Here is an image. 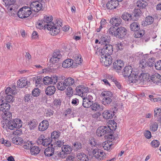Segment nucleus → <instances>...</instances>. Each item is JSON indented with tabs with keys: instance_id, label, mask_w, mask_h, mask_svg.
Segmentation results:
<instances>
[{
	"instance_id": "nucleus-64",
	"label": "nucleus",
	"mask_w": 161,
	"mask_h": 161,
	"mask_svg": "<svg viewBox=\"0 0 161 161\" xmlns=\"http://www.w3.org/2000/svg\"><path fill=\"white\" fill-rule=\"evenodd\" d=\"M61 103V102L59 99H55L53 101V104L54 105L57 107L59 106Z\"/></svg>"
},
{
	"instance_id": "nucleus-55",
	"label": "nucleus",
	"mask_w": 161,
	"mask_h": 161,
	"mask_svg": "<svg viewBox=\"0 0 161 161\" xmlns=\"http://www.w3.org/2000/svg\"><path fill=\"white\" fill-rule=\"evenodd\" d=\"M135 33L134 37L136 38H139L142 37L144 34V31H136Z\"/></svg>"
},
{
	"instance_id": "nucleus-45",
	"label": "nucleus",
	"mask_w": 161,
	"mask_h": 161,
	"mask_svg": "<svg viewBox=\"0 0 161 161\" xmlns=\"http://www.w3.org/2000/svg\"><path fill=\"white\" fill-rule=\"evenodd\" d=\"M67 86L65 85L64 81H60L57 84V88L58 90L61 91L64 90Z\"/></svg>"
},
{
	"instance_id": "nucleus-50",
	"label": "nucleus",
	"mask_w": 161,
	"mask_h": 161,
	"mask_svg": "<svg viewBox=\"0 0 161 161\" xmlns=\"http://www.w3.org/2000/svg\"><path fill=\"white\" fill-rule=\"evenodd\" d=\"M110 142L105 141L103 143V147L104 150H108L110 149L112 144H110Z\"/></svg>"
},
{
	"instance_id": "nucleus-31",
	"label": "nucleus",
	"mask_w": 161,
	"mask_h": 161,
	"mask_svg": "<svg viewBox=\"0 0 161 161\" xmlns=\"http://www.w3.org/2000/svg\"><path fill=\"white\" fill-rule=\"evenodd\" d=\"M38 123L36 120L34 119L31 120L27 123V125L29 127L30 130H34L37 126Z\"/></svg>"
},
{
	"instance_id": "nucleus-9",
	"label": "nucleus",
	"mask_w": 161,
	"mask_h": 161,
	"mask_svg": "<svg viewBox=\"0 0 161 161\" xmlns=\"http://www.w3.org/2000/svg\"><path fill=\"white\" fill-rule=\"evenodd\" d=\"M113 46L108 44H105L103 47L101 49V55H110L113 52Z\"/></svg>"
},
{
	"instance_id": "nucleus-38",
	"label": "nucleus",
	"mask_w": 161,
	"mask_h": 161,
	"mask_svg": "<svg viewBox=\"0 0 161 161\" xmlns=\"http://www.w3.org/2000/svg\"><path fill=\"white\" fill-rule=\"evenodd\" d=\"M34 145L32 142L29 141L22 143V147L25 149H29L31 148V147Z\"/></svg>"
},
{
	"instance_id": "nucleus-5",
	"label": "nucleus",
	"mask_w": 161,
	"mask_h": 161,
	"mask_svg": "<svg viewBox=\"0 0 161 161\" xmlns=\"http://www.w3.org/2000/svg\"><path fill=\"white\" fill-rule=\"evenodd\" d=\"M31 14L29 7L25 6L19 9L17 15L19 18L23 19L28 17Z\"/></svg>"
},
{
	"instance_id": "nucleus-25",
	"label": "nucleus",
	"mask_w": 161,
	"mask_h": 161,
	"mask_svg": "<svg viewBox=\"0 0 161 161\" xmlns=\"http://www.w3.org/2000/svg\"><path fill=\"white\" fill-rule=\"evenodd\" d=\"M100 40V41L99 43L105 45V44H107L109 43L110 42V37L109 36L104 35L102 36Z\"/></svg>"
},
{
	"instance_id": "nucleus-60",
	"label": "nucleus",
	"mask_w": 161,
	"mask_h": 161,
	"mask_svg": "<svg viewBox=\"0 0 161 161\" xmlns=\"http://www.w3.org/2000/svg\"><path fill=\"white\" fill-rule=\"evenodd\" d=\"M155 69L157 70H161V60L157 61L155 64Z\"/></svg>"
},
{
	"instance_id": "nucleus-34",
	"label": "nucleus",
	"mask_w": 161,
	"mask_h": 161,
	"mask_svg": "<svg viewBox=\"0 0 161 161\" xmlns=\"http://www.w3.org/2000/svg\"><path fill=\"white\" fill-rule=\"evenodd\" d=\"M30 152L31 154L36 155L38 154L40 151V149L38 147L33 145L30 149Z\"/></svg>"
},
{
	"instance_id": "nucleus-3",
	"label": "nucleus",
	"mask_w": 161,
	"mask_h": 161,
	"mask_svg": "<svg viewBox=\"0 0 161 161\" xmlns=\"http://www.w3.org/2000/svg\"><path fill=\"white\" fill-rule=\"evenodd\" d=\"M6 126L10 130L19 129L22 126V122L19 119L16 118L8 121Z\"/></svg>"
},
{
	"instance_id": "nucleus-54",
	"label": "nucleus",
	"mask_w": 161,
	"mask_h": 161,
	"mask_svg": "<svg viewBox=\"0 0 161 161\" xmlns=\"http://www.w3.org/2000/svg\"><path fill=\"white\" fill-rule=\"evenodd\" d=\"M43 83L45 85H48L49 84H52V82H53L51 79L50 77L46 76L43 78Z\"/></svg>"
},
{
	"instance_id": "nucleus-51",
	"label": "nucleus",
	"mask_w": 161,
	"mask_h": 161,
	"mask_svg": "<svg viewBox=\"0 0 161 161\" xmlns=\"http://www.w3.org/2000/svg\"><path fill=\"white\" fill-rule=\"evenodd\" d=\"M41 92V90L38 88H35L32 91V96L35 97L39 96Z\"/></svg>"
},
{
	"instance_id": "nucleus-23",
	"label": "nucleus",
	"mask_w": 161,
	"mask_h": 161,
	"mask_svg": "<svg viewBox=\"0 0 161 161\" xmlns=\"http://www.w3.org/2000/svg\"><path fill=\"white\" fill-rule=\"evenodd\" d=\"M5 5L8 11H11L13 9V7L15 2L14 0H4Z\"/></svg>"
},
{
	"instance_id": "nucleus-7",
	"label": "nucleus",
	"mask_w": 161,
	"mask_h": 161,
	"mask_svg": "<svg viewBox=\"0 0 161 161\" xmlns=\"http://www.w3.org/2000/svg\"><path fill=\"white\" fill-rule=\"evenodd\" d=\"M50 137L46 138L44 135H41L37 139V143L39 145H42L44 146H47L50 144L52 142Z\"/></svg>"
},
{
	"instance_id": "nucleus-37",
	"label": "nucleus",
	"mask_w": 161,
	"mask_h": 161,
	"mask_svg": "<svg viewBox=\"0 0 161 161\" xmlns=\"http://www.w3.org/2000/svg\"><path fill=\"white\" fill-rule=\"evenodd\" d=\"M3 98L1 99L2 100V102H4V100H5V102L8 103L13 102L14 100V97L10 94H9L7 95L5 97V98H3Z\"/></svg>"
},
{
	"instance_id": "nucleus-58",
	"label": "nucleus",
	"mask_w": 161,
	"mask_h": 161,
	"mask_svg": "<svg viewBox=\"0 0 161 161\" xmlns=\"http://www.w3.org/2000/svg\"><path fill=\"white\" fill-rule=\"evenodd\" d=\"M147 66V62L145 59H142L140 62V66L142 68H145Z\"/></svg>"
},
{
	"instance_id": "nucleus-33",
	"label": "nucleus",
	"mask_w": 161,
	"mask_h": 161,
	"mask_svg": "<svg viewBox=\"0 0 161 161\" xmlns=\"http://www.w3.org/2000/svg\"><path fill=\"white\" fill-rule=\"evenodd\" d=\"M72 58L76 64H80V57L79 53H73L72 54Z\"/></svg>"
},
{
	"instance_id": "nucleus-21",
	"label": "nucleus",
	"mask_w": 161,
	"mask_h": 161,
	"mask_svg": "<svg viewBox=\"0 0 161 161\" xmlns=\"http://www.w3.org/2000/svg\"><path fill=\"white\" fill-rule=\"evenodd\" d=\"M44 23H47L45 24L46 25V28L52 25H53L54 23L52 22L53 20V17L52 16L45 15L44 16L43 20H42Z\"/></svg>"
},
{
	"instance_id": "nucleus-32",
	"label": "nucleus",
	"mask_w": 161,
	"mask_h": 161,
	"mask_svg": "<svg viewBox=\"0 0 161 161\" xmlns=\"http://www.w3.org/2000/svg\"><path fill=\"white\" fill-rule=\"evenodd\" d=\"M3 120H10L12 117V114L9 111L3 112L2 115Z\"/></svg>"
},
{
	"instance_id": "nucleus-1",
	"label": "nucleus",
	"mask_w": 161,
	"mask_h": 161,
	"mask_svg": "<svg viewBox=\"0 0 161 161\" xmlns=\"http://www.w3.org/2000/svg\"><path fill=\"white\" fill-rule=\"evenodd\" d=\"M113 131L109 128V126H101L99 127L96 131L97 136L101 137L104 135V137L108 139H112L114 137L113 135Z\"/></svg>"
},
{
	"instance_id": "nucleus-56",
	"label": "nucleus",
	"mask_w": 161,
	"mask_h": 161,
	"mask_svg": "<svg viewBox=\"0 0 161 161\" xmlns=\"http://www.w3.org/2000/svg\"><path fill=\"white\" fill-rule=\"evenodd\" d=\"M151 145L153 147H157L160 145V142L157 140H154L152 141L151 143Z\"/></svg>"
},
{
	"instance_id": "nucleus-30",
	"label": "nucleus",
	"mask_w": 161,
	"mask_h": 161,
	"mask_svg": "<svg viewBox=\"0 0 161 161\" xmlns=\"http://www.w3.org/2000/svg\"><path fill=\"white\" fill-rule=\"evenodd\" d=\"M136 6L140 9L145 8L147 6V2L144 0H138L136 3Z\"/></svg>"
},
{
	"instance_id": "nucleus-10",
	"label": "nucleus",
	"mask_w": 161,
	"mask_h": 161,
	"mask_svg": "<svg viewBox=\"0 0 161 161\" xmlns=\"http://www.w3.org/2000/svg\"><path fill=\"white\" fill-rule=\"evenodd\" d=\"M117 108L114 107L109 110L104 111L103 113V117L106 119H112L113 116L114 115V113L117 111Z\"/></svg>"
},
{
	"instance_id": "nucleus-13",
	"label": "nucleus",
	"mask_w": 161,
	"mask_h": 161,
	"mask_svg": "<svg viewBox=\"0 0 161 161\" xmlns=\"http://www.w3.org/2000/svg\"><path fill=\"white\" fill-rule=\"evenodd\" d=\"M132 68L130 65L125 66L122 72V75L125 77H128L133 72Z\"/></svg>"
},
{
	"instance_id": "nucleus-2",
	"label": "nucleus",
	"mask_w": 161,
	"mask_h": 161,
	"mask_svg": "<svg viewBox=\"0 0 161 161\" xmlns=\"http://www.w3.org/2000/svg\"><path fill=\"white\" fill-rule=\"evenodd\" d=\"M42 4L41 3L37 2H33L30 4L29 8L31 11L32 12L33 17H36L38 16L39 14V12L41 10H43L42 9Z\"/></svg>"
},
{
	"instance_id": "nucleus-19",
	"label": "nucleus",
	"mask_w": 161,
	"mask_h": 161,
	"mask_svg": "<svg viewBox=\"0 0 161 161\" xmlns=\"http://www.w3.org/2000/svg\"><path fill=\"white\" fill-rule=\"evenodd\" d=\"M121 18L126 22H128L131 21H136V19H134L131 14L127 12H125L122 15Z\"/></svg>"
},
{
	"instance_id": "nucleus-46",
	"label": "nucleus",
	"mask_w": 161,
	"mask_h": 161,
	"mask_svg": "<svg viewBox=\"0 0 161 161\" xmlns=\"http://www.w3.org/2000/svg\"><path fill=\"white\" fill-rule=\"evenodd\" d=\"M73 148L75 151H77L80 149V141H76L73 143Z\"/></svg>"
},
{
	"instance_id": "nucleus-12",
	"label": "nucleus",
	"mask_w": 161,
	"mask_h": 161,
	"mask_svg": "<svg viewBox=\"0 0 161 161\" xmlns=\"http://www.w3.org/2000/svg\"><path fill=\"white\" fill-rule=\"evenodd\" d=\"M47 29L50 31V33L53 36L57 35L60 31V28L57 27L56 24H54L53 25H52L48 27H47Z\"/></svg>"
},
{
	"instance_id": "nucleus-42",
	"label": "nucleus",
	"mask_w": 161,
	"mask_h": 161,
	"mask_svg": "<svg viewBox=\"0 0 161 161\" xmlns=\"http://www.w3.org/2000/svg\"><path fill=\"white\" fill-rule=\"evenodd\" d=\"M64 81L66 86L73 85L75 82L74 79L71 77L67 78L64 80Z\"/></svg>"
},
{
	"instance_id": "nucleus-63",
	"label": "nucleus",
	"mask_w": 161,
	"mask_h": 161,
	"mask_svg": "<svg viewBox=\"0 0 161 161\" xmlns=\"http://www.w3.org/2000/svg\"><path fill=\"white\" fill-rule=\"evenodd\" d=\"M50 78L51 80L53 81V82H52V84H54L57 82L58 80V76L56 75H52Z\"/></svg>"
},
{
	"instance_id": "nucleus-20",
	"label": "nucleus",
	"mask_w": 161,
	"mask_h": 161,
	"mask_svg": "<svg viewBox=\"0 0 161 161\" xmlns=\"http://www.w3.org/2000/svg\"><path fill=\"white\" fill-rule=\"evenodd\" d=\"M54 152V148L53 145L51 144L50 147H48L45 149L44 153L46 157H50L53 154Z\"/></svg>"
},
{
	"instance_id": "nucleus-40",
	"label": "nucleus",
	"mask_w": 161,
	"mask_h": 161,
	"mask_svg": "<svg viewBox=\"0 0 161 161\" xmlns=\"http://www.w3.org/2000/svg\"><path fill=\"white\" fill-rule=\"evenodd\" d=\"M88 143L92 147H97V146L98 145L97 140L92 137L90 138Z\"/></svg>"
},
{
	"instance_id": "nucleus-35",
	"label": "nucleus",
	"mask_w": 161,
	"mask_h": 161,
	"mask_svg": "<svg viewBox=\"0 0 161 161\" xmlns=\"http://www.w3.org/2000/svg\"><path fill=\"white\" fill-rule=\"evenodd\" d=\"M130 28L132 31H138L140 30V25L137 22H133L130 25Z\"/></svg>"
},
{
	"instance_id": "nucleus-52",
	"label": "nucleus",
	"mask_w": 161,
	"mask_h": 161,
	"mask_svg": "<svg viewBox=\"0 0 161 161\" xmlns=\"http://www.w3.org/2000/svg\"><path fill=\"white\" fill-rule=\"evenodd\" d=\"M155 58H149L147 62V66L150 67H153L155 62Z\"/></svg>"
},
{
	"instance_id": "nucleus-62",
	"label": "nucleus",
	"mask_w": 161,
	"mask_h": 161,
	"mask_svg": "<svg viewBox=\"0 0 161 161\" xmlns=\"http://www.w3.org/2000/svg\"><path fill=\"white\" fill-rule=\"evenodd\" d=\"M115 46L117 49L121 50L124 48V44L122 42L117 43L115 44Z\"/></svg>"
},
{
	"instance_id": "nucleus-24",
	"label": "nucleus",
	"mask_w": 161,
	"mask_h": 161,
	"mask_svg": "<svg viewBox=\"0 0 161 161\" xmlns=\"http://www.w3.org/2000/svg\"><path fill=\"white\" fill-rule=\"evenodd\" d=\"M121 19L118 17H114L112 18L110 20L109 22L112 24L113 26L117 27L121 23Z\"/></svg>"
},
{
	"instance_id": "nucleus-48",
	"label": "nucleus",
	"mask_w": 161,
	"mask_h": 161,
	"mask_svg": "<svg viewBox=\"0 0 161 161\" xmlns=\"http://www.w3.org/2000/svg\"><path fill=\"white\" fill-rule=\"evenodd\" d=\"M60 135V132L58 130L54 131L51 133V138L52 140L57 139Z\"/></svg>"
},
{
	"instance_id": "nucleus-4",
	"label": "nucleus",
	"mask_w": 161,
	"mask_h": 161,
	"mask_svg": "<svg viewBox=\"0 0 161 161\" xmlns=\"http://www.w3.org/2000/svg\"><path fill=\"white\" fill-rule=\"evenodd\" d=\"M146 76V74L141 73L140 74H136L135 72L133 71L128 78L130 82L134 83L137 82L138 80H142L143 81H145V77Z\"/></svg>"
},
{
	"instance_id": "nucleus-29",
	"label": "nucleus",
	"mask_w": 161,
	"mask_h": 161,
	"mask_svg": "<svg viewBox=\"0 0 161 161\" xmlns=\"http://www.w3.org/2000/svg\"><path fill=\"white\" fill-rule=\"evenodd\" d=\"M10 108V105L7 103H3L0 105V111L4 112L9 111Z\"/></svg>"
},
{
	"instance_id": "nucleus-41",
	"label": "nucleus",
	"mask_w": 161,
	"mask_h": 161,
	"mask_svg": "<svg viewBox=\"0 0 161 161\" xmlns=\"http://www.w3.org/2000/svg\"><path fill=\"white\" fill-rule=\"evenodd\" d=\"M12 141L13 143L18 145L22 143L23 141L21 137H14L12 139Z\"/></svg>"
},
{
	"instance_id": "nucleus-26",
	"label": "nucleus",
	"mask_w": 161,
	"mask_h": 161,
	"mask_svg": "<svg viewBox=\"0 0 161 161\" xmlns=\"http://www.w3.org/2000/svg\"><path fill=\"white\" fill-rule=\"evenodd\" d=\"M92 105L91 108L92 110L96 111L98 110L99 111H102L104 109V107L103 105H99L97 103L95 102L92 103Z\"/></svg>"
},
{
	"instance_id": "nucleus-44",
	"label": "nucleus",
	"mask_w": 161,
	"mask_h": 161,
	"mask_svg": "<svg viewBox=\"0 0 161 161\" xmlns=\"http://www.w3.org/2000/svg\"><path fill=\"white\" fill-rule=\"evenodd\" d=\"M142 11L140 9H135L134 10V15L133 17H134V19H136V21L137 20L138 18L141 14Z\"/></svg>"
},
{
	"instance_id": "nucleus-11",
	"label": "nucleus",
	"mask_w": 161,
	"mask_h": 161,
	"mask_svg": "<svg viewBox=\"0 0 161 161\" xmlns=\"http://www.w3.org/2000/svg\"><path fill=\"white\" fill-rule=\"evenodd\" d=\"M100 61L103 62L105 66H109L112 63V58L110 55H103L101 56Z\"/></svg>"
},
{
	"instance_id": "nucleus-22",
	"label": "nucleus",
	"mask_w": 161,
	"mask_h": 161,
	"mask_svg": "<svg viewBox=\"0 0 161 161\" xmlns=\"http://www.w3.org/2000/svg\"><path fill=\"white\" fill-rule=\"evenodd\" d=\"M56 91V88L54 86H49L46 88L45 92L47 96H52L55 93Z\"/></svg>"
},
{
	"instance_id": "nucleus-27",
	"label": "nucleus",
	"mask_w": 161,
	"mask_h": 161,
	"mask_svg": "<svg viewBox=\"0 0 161 161\" xmlns=\"http://www.w3.org/2000/svg\"><path fill=\"white\" fill-rule=\"evenodd\" d=\"M154 19L153 18L150 16L146 17L145 19V21L142 22V25L144 26L147 25H150L153 22Z\"/></svg>"
},
{
	"instance_id": "nucleus-28",
	"label": "nucleus",
	"mask_w": 161,
	"mask_h": 161,
	"mask_svg": "<svg viewBox=\"0 0 161 161\" xmlns=\"http://www.w3.org/2000/svg\"><path fill=\"white\" fill-rule=\"evenodd\" d=\"M74 60L71 59H67L64 61L62 64V67L65 68H68L72 66Z\"/></svg>"
},
{
	"instance_id": "nucleus-36",
	"label": "nucleus",
	"mask_w": 161,
	"mask_h": 161,
	"mask_svg": "<svg viewBox=\"0 0 161 161\" xmlns=\"http://www.w3.org/2000/svg\"><path fill=\"white\" fill-rule=\"evenodd\" d=\"M81 97L83 98L82 104L83 107L85 108H88L91 107L92 105V103H89V102H88V100L85 99V95H84V96L82 95L81 96Z\"/></svg>"
},
{
	"instance_id": "nucleus-59",
	"label": "nucleus",
	"mask_w": 161,
	"mask_h": 161,
	"mask_svg": "<svg viewBox=\"0 0 161 161\" xmlns=\"http://www.w3.org/2000/svg\"><path fill=\"white\" fill-rule=\"evenodd\" d=\"M154 116L157 117L161 115V109L160 108H155L154 110Z\"/></svg>"
},
{
	"instance_id": "nucleus-53",
	"label": "nucleus",
	"mask_w": 161,
	"mask_h": 161,
	"mask_svg": "<svg viewBox=\"0 0 161 161\" xmlns=\"http://www.w3.org/2000/svg\"><path fill=\"white\" fill-rule=\"evenodd\" d=\"M43 26L45 28H46V25L45 24L42 20H38V24L37 25L36 27L40 29H41L43 28Z\"/></svg>"
},
{
	"instance_id": "nucleus-57",
	"label": "nucleus",
	"mask_w": 161,
	"mask_h": 161,
	"mask_svg": "<svg viewBox=\"0 0 161 161\" xmlns=\"http://www.w3.org/2000/svg\"><path fill=\"white\" fill-rule=\"evenodd\" d=\"M53 113L54 112L51 109H47L45 111V115L47 117H50L53 115Z\"/></svg>"
},
{
	"instance_id": "nucleus-18",
	"label": "nucleus",
	"mask_w": 161,
	"mask_h": 161,
	"mask_svg": "<svg viewBox=\"0 0 161 161\" xmlns=\"http://www.w3.org/2000/svg\"><path fill=\"white\" fill-rule=\"evenodd\" d=\"M124 66V63L123 61L121 60H118L116 61L113 64V67L114 69L118 72Z\"/></svg>"
},
{
	"instance_id": "nucleus-43",
	"label": "nucleus",
	"mask_w": 161,
	"mask_h": 161,
	"mask_svg": "<svg viewBox=\"0 0 161 161\" xmlns=\"http://www.w3.org/2000/svg\"><path fill=\"white\" fill-rule=\"evenodd\" d=\"M43 79L42 77L37 76L35 84L36 86H41L43 84Z\"/></svg>"
},
{
	"instance_id": "nucleus-47",
	"label": "nucleus",
	"mask_w": 161,
	"mask_h": 161,
	"mask_svg": "<svg viewBox=\"0 0 161 161\" xmlns=\"http://www.w3.org/2000/svg\"><path fill=\"white\" fill-rule=\"evenodd\" d=\"M112 99L109 97H105L102 100V103L104 105H107L111 103Z\"/></svg>"
},
{
	"instance_id": "nucleus-14",
	"label": "nucleus",
	"mask_w": 161,
	"mask_h": 161,
	"mask_svg": "<svg viewBox=\"0 0 161 161\" xmlns=\"http://www.w3.org/2000/svg\"><path fill=\"white\" fill-rule=\"evenodd\" d=\"M49 126V124L48 121L46 120H44L40 122L38 125V129L39 131H43L46 130Z\"/></svg>"
},
{
	"instance_id": "nucleus-16",
	"label": "nucleus",
	"mask_w": 161,
	"mask_h": 161,
	"mask_svg": "<svg viewBox=\"0 0 161 161\" xmlns=\"http://www.w3.org/2000/svg\"><path fill=\"white\" fill-rule=\"evenodd\" d=\"M119 5V2L117 0H111L108 2L106 4L108 9H112L116 8Z\"/></svg>"
},
{
	"instance_id": "nucleus-15",
	"label": "nucleus",
	"mask_w": 161,
	"mask_h": 161,
	"mask_svg": "<svg viewBox=\"0 0 161 161\" xmlns=\"http://www.w3.org/2000/svg\"><path fill=\"white\" fill-rule=\"evenodd\" d=\"M62 55L59 51L54 52L53 54L52 57L50 59L51 62L54 64L58 62L62 57Z\"/></svg>"
},
{
	"instance_id": "nucleus-8",
	"label": "nucleus",
	"mask_w": 161,
	"mask_h": 161,
	"mask_svg": "<svg viewBox=\"0 0 161 161\" xmlns=\"http://www.w3.org/2000/svg\"><path fill=\"white\" fill-rule=\"evenodd\" d=\"M127 33V30L124 27H120L116 29L115 36L119 39L124 38Z\"/></svg>"
},
{
	"instance_id": "nucleus-6",
	"label": "nucleus",
	"mask_w": 161,
	"mask_h": 161,
	"mask_svg": "<svg viewBox=\"0 0 161 161\" xmlns=\"http://www.w3.org/2000/svg\"><path fill=\"white\" fill-rule=\"evenodd\" d=\"M145 80H149V81H151L157 85H159L161 83V76L158 73H155L150 76L148 74H146Z\"/></svg>"
},
{
	"instance_id": "nucleus-17",
	"label": "nucleus",
	"mask_w": 161,
	"mask_h": 161,
	"mask_svg": "<svg viewBox=\"0 0 161 161\" xmlns=\"http://www.w3.org/2000/svg\"><path fill=\"white\" fill-rule=\"evenodd\" d=\"M29 83V82H28L27 80L25 79L24 78H22L17 81V85L19 88L25 87L26 88L28 87V84Z\"/></svg>"
},
{
	"instance_id": "nucleus-39",
	"label": "nucleus",
	"mask_w": 161,
	"mask_h": 161,
	"mask_svg": "<svg viewBox=\"0 0 161 161\" xmlns=\"http://www.w3.org/2000/svg\"><path fill=\"white\" fill-rule=\"evenodd\" d=\"M61 149L62 151L68 154L71 153L72 149L71 147L69 145H64L62 147Z\"/></svg>"
},
{
	"instance_id": "nucleus-61",
	"label": "nucleus",
	"mask_w": 161,
	"mask_h": 161,
	"mask_svg": "<svg viewBox=\"0 0 161 161\" xmlns=\"http://www.w3.org/2000/svg\"><path fill=\"white\" fill-rule=\"evenodd\" d=\"M55 24L57 25V27H59L60 28L62 25V20L60 19H56Z\"/></svg>"
},
{
	"instance_id": "nucleus-49",
	"label": "nucleus",
	"mask_w": 161,
	"mask_h": 161,
	"mask_svg": "<svg viewBox=\"0 0 161 161\" xmlns=\"http://www.w3.org/2000/svg\"><path fill=\"white\" fill-rule=\"evenodd\" d=\"M32 98V95L31 94H25L23 99L25 102L29 103L31 102V100Z\"/></svg>"
}]
</instances>
